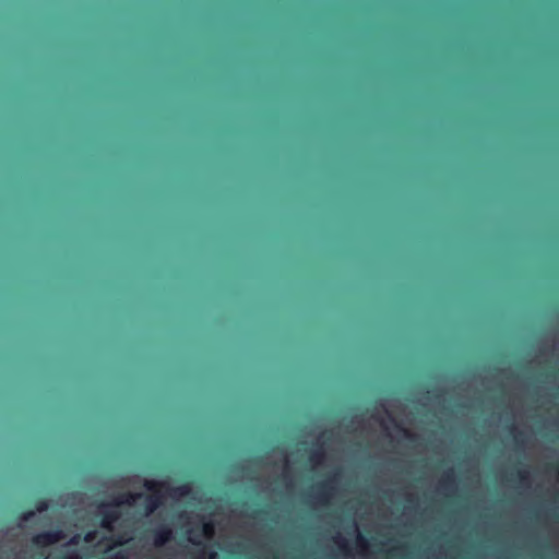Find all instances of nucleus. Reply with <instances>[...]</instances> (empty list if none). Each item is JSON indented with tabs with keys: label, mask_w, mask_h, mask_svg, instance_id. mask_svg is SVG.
<instances>
[{
	"label": "nucleus",
	"mask_w": 559,
	"mask_h": 559,
	"mask_svg": "<svg viewBox=\"0 0 559 559\" xmlns=\"http://www.w3.org/2000/svg\"><path fill=\"white\" fill-rule=\"evenodd\" d=\"M61 559H82L79 554L73 552L70 555H64L61 557Z\"/></svg>",
	"instance_id": "a211bd4d"
},
{
	"label": "nucleus",
	"mask_w": 559,
	"mask_h": 559,
	"mask_svg": "<svg viewBox=\"0 0 559 559\" xmlns=\"http://www.w3.org/2000/svg\"><path fill=\"white\" fill-rule=\"evenodd\" d=\"M189 540H190V542H191V544H193V545H197V546H198V545H201V542H200L199 539H197V538L191 537Z\"/></svg>",
	"instance_id": "412c9836"
},
{
	"label": "nucleus",
	"mask_w": 559,
	"mask_h": 559,
	"mask_svg": "<svg viewBox=\"0 0 559 559\" xmlns=\"http://www.w3.org/2000/svg\"><path fill=\"white\" fill-rule=\"evenodd\" d=\"M207 555H209L207 559H215L216 558V554L214 551H210Z\"/></svg>",
	"instance_id": "4be33fe9"
},
{
	"label": "nucleus",
	"mask_w": 559,
	"mask_h": 559,
	"mask_svg": "<svg viewBox=\"0 0 559 559\" xmlns=\"http://www.w3.org/2000/svg\"><path fill=\"white\" fill-rule=\"evenodd\" d=\"M142 497V493H133V492H123L116 497L111 504L115 507H120L123 504L132 506L138 499Z\"/></svg>",
	"instance_id": "423d86ee"
},
{
	"label": "nucleus",
	"mask_w": 559,
	"mask_h": 559,
	"mask_svg": "<svg viewBox=\"0 0 559 559\" xmlns=\"http://www.w3.org/2000/svg\"><path fill=\"white\" fill-rule=\"evenodd\" d=\"M214 523L212 521L204 522L202 525V533L205 537H212L214 535Z\"/></svg>",
	"instance_id": "9d476101"
},
{
	"label": "nucleus",
	"mask_w": 559,
	"mask_h": 559,
	"mask_svg": "<svg viewBox=\"0 0 559 559\" xmlns=\"http://www.w3.org/2000/svg\"><path fill=\"white\" fill-rule=\"evenodd\" d=\"M108 559H126V556L121 551H118L110 556Z\"/></svg>",
	"instance_id": "6ab92c4d"
},
{
	"label": "nucleus",
	"mask_w": 559,
	"mask_h": 559,
	"mask_svg": "<svg viewBox=\"0 0 559 559\" xmlns=\"http://www.w3.org/2000/svg\"><path fill=\"white\" fill-rule=\"evenodd\" d=\"M516 476L522 483H524L528 479V472L526 469H519Z\"/></svg>",
	"instance_id": "ddd939ff"
},
{
	"label": "nucleus",
	"mask_w": 559,
	"mask_h": 559,
	"mask_svg": "<svg viewBox=\"0 0 559 559\" xmlns=\"http://www.w3.org/2000/svg\"><path fill=\"white\" fill-rule=\"evenodd\" d=\"M205 554H206L205 549H202V550L200 551V556H199V557H200V559H203V556H204Z\"/></svg>",
	"instance_id": "b1692460"
},
{
	"label": "nucleus",
	"mask_w": 559,
	"mask_h": 559,
	"mask_svg": "<svg viewBox=\"0 0 559 559\" xmlns=\"http://www.w3.org/2000/svg\"><path fill=\"white\" fill-rule=\"evenodd\" d=\"M144 488L152 492L145 497L144 511L145 515L153 514L164 503V496L160 493L162 488H166L171 497H186L190 493L191 487L189 484H183L177 487H170L168 484L157 480H145Z\"/></svg>",
	"instance_id": "f257e3e1"
},
{
	"label": "nucleus",
	"mask_w": 559,
	"mask_h": 559,
	"mask_svg": "<svg viewBox=\"0 0 559 559\" xmlns=\"http://www.w3.org/2000/svg\"><path fill=\"white\" fill-rule=\"evenodd\" d=\"M154 545L162 547L173 538V530L170 526L163 524L153 531Z\"/></svg>",
	"instance_id": "20e7f679"
},
{
	"label": "nucleus",
	"mask_w": 559,
	"mask_h": 559,
	"mask_svg": "<svg viewBox=\"0 0 559 559\" xmlns=\"http://www.w3.org/2000/svg\"><path fill=\"white\" fill-rule=\"evenodd\" d=\"M334 542L338 545L341 549L347 550V545L341 536L335 537Z\"/></svg>",
	"instance_id": "4468645a"
},
{
	"label": "nucleus",
	"mask_w": 559,
	"mask_h": 559,
	"mask_svg": "<svg viewBox=\"0 0 559 559\" xmlns=\"http://www.w3.org/2000/svg\"><path fill=\"white\" fill-rule=\"evenodd\" d=\"M397 427L400 428V430L404 433V436L407 439H411V440L415 439L416 436L414 433L409 432L407 429H405V428H403L401 426H397Z\"/></svg>",
	"instance_id": "dca6fc26"
},
{
	"label": "nucleus",
	"mask_w": 559,
	"mask_h": 559,
	"mask_svg": "<svg viewBox=\"0 0 559 559\" xmlns=\"http://www.w3.org/2000/svg\"><path fill=\"white\" fill-rule=\"evenodd\" d=\"M124 540H122L121 538H118L116 542H115V545H123Z\"/></svg>",
	"instance_id": "5701e85b"
},
{
	"label": "nucleus",
	"mask_w": 559,
	"mask_h": 559,
	"mask_svg": "<svg viewBox=\"0 0 559 559\" xmlns=\"http://www.w3.org/2000/svg\"><path fill=\"white\" fill-rule=\"evenodd\" d=\"M514 431V441L520 447L524 444V433L522 431H516L514 427L511 428Z\"/></svg>",
	"instance_id": "9b49d317"
},
{
	"label": "nucleus",
	"mask_w": 559,
	"mask_h": 559,
	"mask_svg": "<svg viewBox=\"0 0 559 559\" xmlns=\"http://www.w3.org/2000/svg\"><path fill=\"white\" fill-rule=\"evenodd\" d=\"M440 484L445 489H450V488L454 487V485L456 484V479H455L453 469H449L448 472L444 473Z\"/></svg>",
	"instance_id": "0eeeda50"
},
{
	"label": "nucleus",
	"mask_w": 559,
	"mask_h": 559,
	"mask_svg": "<svg viewBox=\"0 0 559 559\" xmlns=\"http://www.w3.org/2000/svg\"><path fill=\"white\" fill-rule=\"evenodd\" d=\"M64 538V534L61 530H52L41 532L32 538V543L37 547L51 546Z\"/></svg>",
	"instance_id": "f03ea898"
},
{
	"label": "nucleus",
	"mask_w": 559,
	"mask_h": 559,
	"mask_svg": "<svg viewBox=\"0 0 559 559\" xmlns=\"http://www.w3.org/2000/svg\"><path fill=\"white\" fill-rule=\"evenodd\" d=\"M35 515V512L34 511H26V512H23L21 515H20V519L22 521H28L29 519H32L33 516Z\"/></svg>",
	"instance_id": "2eb2a0df"
},
{
	"label": "nucleus",
	"mask_w": 559,
	"mask_h": 559,
	"mask_svg": "<svg viewBox=\"0 0 559 559\" xmlns=\"http://www.w3.org/2000/svg\"><path fill=\"white\" fill-rule=\"evenodd\" d=\"M120 512L118 510L105 509L102 511V520L100 526L111 532L114 530V524L120 519Z\"/></svg>",
	"instance_id": "39448f33"
},
{
	"label": "nucleus",
	"mask_w": 559,
	"mask_h": 559,
	"mask_svg": "<svg viewBox=\"0 0 559 559\" xmlns=\"http://www.w3.org/2000/svg\"><path fill=\"white\" fill-rule=\"evenodd\" d=\"M357 543H358L359 546H361L364 548L367 547V545H368L367 544V539L364 536H361V535H358Z\"/></svg>",
	"instance_id": "f3484780"
},
{
	"label": "nucleus",
	"mask_w": 559,
	"mask_h": 559,
	"mask_svg": "<svg viewBox=\"0 0 559 559\" xmlns=\"http://www.w3.org/2000/svg\"><path fill=\"white\" fill-rule=\"evenodd\" d=\"M96 536H97V532L96 531H88L84 535V540L86 543H92L96 538Z\"/></svg>",
	"instance_id": "f8f14e48"
},
{
	"label": "nucleus",
	"mask_w": 559,
	"mask_h": 559,
	"mask_svg": "<svg viewBox=\"0 0 559 559\" xmlns=\"http://www.w3.org/2000/svg\"><path fill=\"white\" fill-rule=\"evenodd\" d=\"M336 476H337V474L335 473L334 475L330 476L324 481H321L317 485L314 496L319 502H321V503L329 502V500L332 497L333 491H334V487L332 484L336 480Z\"/></svg>",
	"instance_id": "7ed1b4c3"
},
{
	"label": "nucleus",
	"mask_w": 559,
	"mask_h": 559,
	"mask_svg": "<svg viewBox=\"0 0 559 559\" xmlns=\"http://www.w3.org/2000/svg\"><path fill=\"white\" fill-rule=\"evenodd\" d=\"M71 543H72V544H75V543H76V537H73V538L71 539Z\"/></svg>",
	"instance_id": "393cba45"
},
{
	"label": "nucleus",
	"mask_w": 559,
	"mask_h": 559,
	"mask_svg": "<svg viewBox=\"0 0 559 559\" xmlns=\"http://www.w3.org/2000/svg\"><path fill=\"white\" fill-rule=\"evenodd\" d=\"M325 454L322 449H316L311 452L309 460L314 465H319L323 462Z\"/></svg>",
	"instance_id": "6e6552de"
},
{
	"label": "nucleus",
	"mask_w": 559,
	"mask_h": 559,
	"mask_svg": "<svg viewBox=\"0 0 559 559\" xmlns=\"http://www.w3.org/2000/svg\"><path fill=\"white\" fill-rule=\"evenodd\" d=\"M36 512L43 513L49 509V500L46 498H39L34 502Z\"/></svg>",
	"instance_id": "1a4fd4ad"
},
{
	"label": "nucleus",
	"mask_w": 559,
	"mask_h": 559,
	"mask_svg": "<svg viewBox=\"0 0 559 559\" xmlns=\"http://www.w3.org/2000/svg\"><path fill=\"white\" fill-rule=\"evenodd\" d=\"M264 512H265L264 510L259 509V510L253 511V512L250 514V516H251V518H253V519H255V518H258L260 514H262V513H264Z\"/></svg>",
	"instance_id": "aec40b11"
}]
</instances>
